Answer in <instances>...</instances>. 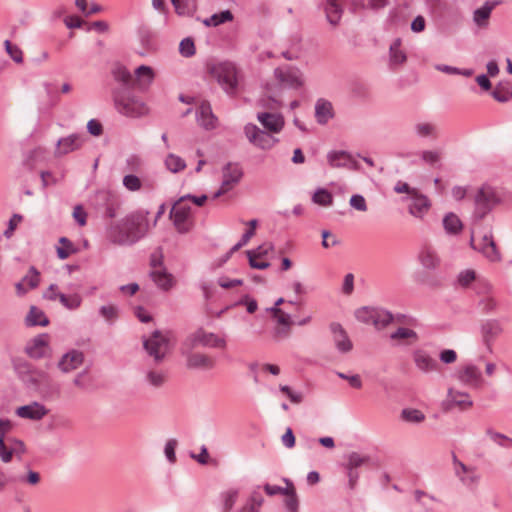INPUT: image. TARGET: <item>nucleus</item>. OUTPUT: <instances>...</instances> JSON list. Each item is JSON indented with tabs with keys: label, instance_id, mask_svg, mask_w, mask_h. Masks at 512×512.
<instances>
[{
	"label": "nucleus",
	"instance_id": "4be33fe9",
	"mask_svg": "<svg viewBox=\"0 0 512 512\" xmlns=\"http://www.w3.org/2000/svg\"><path fill=\"white\" fill-rule=\"evenodd\" d=\"M107 238L110 242L118 245L133 244L129 232L125 229V221L110 225L107 230Z\"/></svg>",
	"mask_w": 512,
	"mask_h": 512
},
{
	"label": "nucleus",
	"instance_id": "ddd939ff",
	"mask_svg": "<svg viewBox=\"0 0 512 512\" xmlns=\"http://www.w3.org/2000/svg\"><path fill=\"white\" fill-rule=\"evenodd\" d=\"M472 405L473 401L467 392L453 387L448 389L446 400L443 402V408L446 411H450L453 408L465 411L470 409Z\"/></svg>",
	"mask_w": 512,
	"mask_h": 512
},
{
	"label": "nucleus",
	"instance_id": "2f4dec72",
	"mask_svg": "<svg viewBox=\"0 0 512 512\" xmlns=\"http://www.w3.org/2000/svg\"><path fill=\"white\" fill-rule=\"evenodd\" d=\"M83 138L80 135H70L58 141L56 153L64 155L81 147Z\"/></svg>",
	"mask_w": 512,
	"mask_h": 512
},
{
	"label": "nucleus",
	"instance_id": "0eeeda50",
	"mask_svg": "<svg viewBox=\"0 0 512 512\" xmlns=\"http://www.w3.org/2000/svg\"><path fill=\"white\" fill-rule=\"evenodd\" d=\"M144 348L156 362H161L171 349L170 336L156 331L144 340Z\"/></svg>",
	"mask_w": 512,
	"mask_h": 512
},
{
	"label": "nucleus",
	"instance_id": "13d9d810",
	"mask_svg": "<svg viewBox=\"0 0 512 512\" xmlns=\"http://www.w3.org/2000/svg\"><path fill=\"white\" fill-rule=\"evenodd\" d=\"M476 279V273L474 270L467 269L459 273L458 283L462 287H468Z\"/></svg>",
	"mask_w": 512,
	"mask_h": 512
},
{
	"label": "nucleus",
	"instance_id": "f03ea898",
	"mask_svg": "<svg viewBox=\"0 0 512 512\" xmlns=\"http://www.w3.org/2000/svg\"><path fill=\"white\" fill-rule=\"evenodd\" d=\"M267 110L257 114V119L264 130L252 123H248L244 127L248 141L261 150H271L278 143L275 134L281 132L285 124L284 117L280 113L271 112V109Z\"/></svg>",
	"mask_w": 512,
	"mask_h": 512
},
{
	"label": "nucleus",
	"instance_id": "de8ad7c7",
	"mask_svg": "<svg viewBox=\"0 0 512 512\" xmlns=\"http://www.w3.org/2000/svg\"><path fill=\"white\" fill-rule=\"evenodd\" d=\"M222 505H223V512H230L232 507L234 506L237 498H238V491L234 489L227 490L222 493Z\"/></svg>",
	"mask_w": 512,
	"mask_h": 512
},
{
	"label": "nucleus",
	"instance_id": "6e6d98bb",
	"mask_svg": "<svg viewBox=\"0 0 512 512\" xmlns=\"http://www.w3.org/2000/svg\"><path fill=\"white\" fill-rule=\"evenodd\" d=\"M368 461L366 456H362L358 453H351L348 456L347 469L353 471L354 469L362 466Z\"/></svg>",
	"mask_w": 512,
	"mask_h": 512
},
{
	"label": "nucleus",
	"instance_id": "7ed1b4c3",
	"mask_svg": "<svg viewBox=\"0 0 512 512\" xmlns=\"http://www.w3.org/2000/svg\"><path fill=\"white\" fill-rule=\"evenodd\" d=\"M206 199L207 197L205 195L200 197L188 195L181 197L174 203L170 212V217L178 232L185 233L189 231L192 226L191 203H194L197 206H202Z\"/></svg>",
	"mask_w": 512,
	"mask_h": 512
},
{
	"label": "nucleus",
	"instance_id": "20e7f679",
	"mask_svg": "<svg viewBox=\"0 0 512 512\" xmlns=\"http://www.w3.org/2000/svg\"><path fill=\"white\" fill-rule=\"evenodd\" d=\"M208 74L215 79L226 93L234 95L238 88L239 72L231 62H210L207 64Z\"/></svg>",
	"mask_w": 512,
	"mask_h": 512
},
{
	"label": "nucleus",
	"instance_id": "2eb2a0df",
	"mask_svg": "<svg viewBox=\"0 0 512 512\" xmlns=\"http://www.w3.org/2000/svg\"><path fill=\"white\" fill-rule=\"evenodd\" d=\"M417 259L427 271H435L441 265V258L437 250L429 244H425L420 248Z\"/></svg>",
	"mask_w": 512,
	"mask_h": 512
},
{
	"label": "nucleus",
	"instance_id": "37998d69",
	"mask_svg": "<svg viewBox=\"0 0 512 512\" xmlns=\"http://www.w3.org/2000/svg\"><path fill=\"white\" fill-rule=\"evenodd\" d=\"M312 201L319 206L328 207L333 203V196L328 190L321 188L315 191Z\"/></svg>",
	"mask_w": 512,
	"mask_h": 512
},
{
	"label": "nucleus",
	"instance_id": "864d4df0",
	"mask_svg": "<svg viewBox=\"0 0 512 512\" xmlns=\"http://www.w3.org/2000/svg\"><path fill=\"white\" fill-rule=\"evenodd\" d=\"M390 58L391 62L396 65L403 64L406 61V55L400 50V42L396 41L390 47Z\"/></svg>",
	"mask_w": 512,
	"mask_h": 512
},
{
	"label": "nucleus",
	"instance_id": "a211bd4d",
	"mask_svg": "<svg viewBox=\"0 0 512 512\" xmlns=\"http://www.w3.org/2000/svg\"><path fill=\"white\" fill-rule=\"evenodd\" d=\"M332 340L336 349L341 353H349L353 349V343L347 332L338 323L330 325Z\"/></svg>",
	"mask_w": 512,
	"mask_h": 512
},
{
	"label": "nucleus",
	"instance_id": "5fc2aeb1",
	"mask_svg": "<svg viewBox=\"0 0 512 512\" xmlns=\"http://www.w3.org/2000/svg\"><path fill=\"white\" fill-rule=\"evenodd\" d=\"M4 46L8 55L16 62H23V53L22 50L17 46L12 44L9 40H5Z\"/></svg>",
	"mask_w": 512,
	"mask_h": 512
},
{
	"label": "nucleus",
	"instance_id": "412c9836",
	"mask_svg": "<svg viewBox=\"0 0 512 512\" xmlns=\"http://www.w3.org/2000/svg\"><path fill=\"white\" fill-rule=\"evenodd\" d=\"M84 361V355L80 351L72 350L62 356L58 363L59 369L64 373H70L78 369Z\"/></svg>",
	"mask_w": 512,
	"mask_h": 512
},
{
	"label": "nucleus",
	"instance_id": "f704fd0d",
	"mask_svg": "<svg viewBox=\"0 0 512 512\" xmlns=\"http://www.w3.org/2000/svg\"><path fill=\"white\" fill-rule=\"evenodd\" d=\"M144 381L147 385L159 389L166 383L167 375L163 370L150 369L145 373Z\"/></svg>",
	"mask_w": 512,
	"mask_h": 512
},
{
	"label": "nucleus",
	"instance_id": "c03bdc74",
	"mask_svg": "<svg viewBox=\"0 0 512 512\" xmlns=\"http://www.w3.org/2000/svg\"><path fill=\"white\" fill-rule=\"evenodd\" d=\"M113 75L115 79L119 82H122L123 84L133 87V77L132 75L124 66H116L113 70Z\"/></svg>",
	"mask_w": 512,
	"mask_h": 512
},
{
	"label": "nucleus",
	"instance_id": "a878e982",
	"mask_svg": "<svg viewBox=\"0 0 512 512\" xmlns=\"http://www.w3.org/2000/svg\"><path fill=\"white\" fill-rule=\"evenodd\" d=\"M416 367L422 372L429 373L438 370L437 361L423 350H417L413 354Z\"/></svg>",
	"mask_w": 512,
	"mask_h": 512
},
{
	"label": "nucleus",
	"instance_id": "6e6552de",
	"mask_svg": "<svg viewBox=\"0 0 512 512\" xmlns=\"http://www.w3.org/2000/svg\"><path fill=\"white\" fill-rule=\"evenodd\" d=\"M187 343L191 348L206 347L224 349L226 340L218 334L199 328L189 335Z\"/></svg>",
	"mask_w": 512,
	"mask_h": 512
},
{
	"label": "nucleus",
	"instance_id": "79ce46f5",
	"mask_svg": "<svg viewBox=\"0 0 512 512\" xmlns=\"http://www.w3.org/2000/svg\"><path fill=\"white\" fill-rule=\"evenodd\" d=\"M58 299L60 303L66 307L67 309L74 310L81 306L82 298L79 294L74 293L71 295H66L63 293L58 294Z\"/></svg>",
	"mask_w": 512,
	"mask_h": 512
},
{
	"label": "nucleus",
	"instance_id": "8fccbe9b",
	"mask_svg": "<svg viewBox=\"0 0 512 512\" xmlns=\"http://www.w3.org/2000/svg\"><path fill=\"white\" fill-rule=\"evenodd\" d=\"M444 227L449 233H457L461 230L462 224L455 214H448L443 220Z\"/></svg>",
	"mask_w": 512,
	"mask_h": 512
},
{
	"label": "nucleus",
	"instance_id": "72a5a7b5",
	"mask_svg": "<svg viewBox=\"0 0 512 512\" xmlns=\"http://www.w3.org/2000/svg\"><path fill=\"white\" fill-rule=\"evenodd\" d=\"M329 165L332 168L350 167L354 165L351 156L344 151H334L327 155Z\"/></svg>",
	"mask_w": 512,
	"mask_h": 512
},
{
	"label": "nucleus",
	"instance_id": "393cba45",
	"mask_svg": "<svg viewBox=\"0 0 512 512\" xmlns=\"http://www.w3.org/2000/svg\"><path fill=\"white\" fill-rule=\"evenodd\" d=\"M198 124L206 130L214 129L217 124V118L213 115L211 106L208 102H202L196 112Z\"/></svg>",
	"mask_w": 512,
	"mask_h": 512
},
{
	"label": "nucleus",
	"instance_id": "c85d7f7f",
	"mask_svg": "<svg viewBox=\"0 0 512 512\" xmlns=\"http://www.w3.org/2000/svg\"><path fill=\"white\" fill-rule=\"evenodd\" d=\"M315 117L319 124H326L334 117L332 103L326 99H318L315 104Z\"/></svg>",
	"mask_w": 512,
	"mask_h": 512
},
{
	"label": "nucleus",
	"instance_id": "58836bf2",
	"mask_svg": "<svg viewBox=\"0 0 512 512\" xmlns=\"http://www.w3.org/2000/svg\"><path fill=\"white\" fill-rule=\"evenodd\" d=\"M26 321L28 325L34 326V325H40V326H46L48 324V319L43 313L42 310L38 309L35 306H32L30 308V311L26 317Z\"/></svg>",
	"mask_w": 512,
	"mask_h": 512
},
{
	"label": "nucleus",
	"instance_id": "6ab92c4d",
	"mask_svg": "<svg viewBox=\"0 0 512 512\" xmlns=\"http://www.w3.org/2000/svg\"><path fill=\"white\" fill-rule=\"evenodd\" d=\"M15 413L20 418L37 421L48 414V409L38 402H32L28 405L18 407Z\"/></svg>",
	"mask_w": 512,
	"mask_h": 512
},
{
	"label": "nucleus",
	"instance_id": "69168bd1",
	"mask_svg": "<svg viewBox=\"0 0 512 512\" xmlns=\"http://www.w3.org/2000/svg\"><path fill=\"white\" fill-rule=\"evenodd\" d=\"M492 95L495 100H497L499 102H506L511 98L512 94L508 88H505L502 86H497L494 89Z\"/></svg>",
	"mask_w": 512,
	"mask_h": 512
},
{
	"label": "nucleus",
	"instance_id": "c9c22d12",
	"mask_svg": "<svg viewBox=\"0 0 512 512\" xmlns=\"http://www.w3.org/2000/svg\"><path fill=\"white\" fill-rule=\"evenodd\" d=\"M500 3V1L486 2L481 8L474 12V21L479 26H485L490 17L492 10Z\"/></svg>",
	"mask_w": 512,
	"mask_h": 512
},
{
	"label": "nucleus",
	"instance_id": "a18cd8bd",
	"mask_svg": "<svg viewBox=\"0 0 512 512\" xmlns=\"http://www.w3.org/2000/svg\"><path fill=\"white\" fill-rule=\"evenodd\" d=\"M247 225L249 226L248 230L243 234L241 241L231 249L230 253H233L240 249L242 246L246 245L250 241V239L255 235V231L258 225L257 220H250L247 223Z\"/></svg>",
	"mask_w": 512,
	"mask_h": 512
},
{
	"label": "nucleus",
	"instance_id": "e2e57ef3",
	"mask_svg": "<svg viewBox=\"0 0 512 512\" xmlns=\"http://www.w3.org/2000/svg\"><path fill=\"white\" fill-rule=\"evenodd\" d=\"M349 203L351 207L361 212H366L368 209L366 200L362 195H353Z\"/></svg>",
	"mask_w": 512,
	"mask_h": 512
},
{
	"label": "nucleus",
	"instance_id": "603ef678",
	"mask_svg": "<svg viewBox=\"0 0 512 512\" xmlns=\"http://www.w3.org/2000/svg\"><path fill=\"white\" fill-rule=\"evenodd\" d=\"M401 417L403 420L411 423H420L424 421V414L417 409H404L401 412Z\"/></svg>",
	"mask_w": 512,
	"mask_h": 512
},
{
	"label": "nucleus",
	"instance_id": "3c124183",
	"mask_svg": "<svg viewBox=\"0 0 512 512\" xmlns=\"http://www.w3.org/2000/svg\"><path fill=\"white\" fill-rule=\"evenodd\" d=\"M416 133L420 137H436V127L429 122H420L415 126Z\"/></svg>",
	"mask_w": 512,
	"mask_h": 512
},
{
	"label": "nucleus",
	"instance_id": "423d86ee",
	"mask_svg": "<svg viewBox=\"0 0 512 512\" xmlns=\"http://www.w3.org/2000/svg\"><path fill=\"white\" fill-rule=\"evenodd\" d=\"M355 317L364 324H371L381 330L393 320V316L386 310L375 307H361L355 311Z\"/></svg>",
	"mask_w": 512,
	"mask_h": 512
},
{
	"label": "nucleus",
	"instance_id": "052dcab7",
	"mask_svg": "<svg viewBox=\"0 0 512 512\" xmlns=\"http://www.w3.org/2000/svg\"><path fill=\"white\" fill-rule=\"evenodd\" d=\"M179 51L184 57H190L195 54V45L190 38H186L180 42Z\"/></svg>",
	"mask_w": 512,
	"mask_h": 512
},
{
	"label": "nucleus",
	"instance_id": "c756f323",
	"mask_svg": "<svg viewBox=\"0 0 512 512\" xmlns=\"http://www.w3.org/2000/svg\"><path fill=\"white\" fill-rule=\"evenodd\" d=\"M150 277L156 286L164 291L170 290L175 285V279L166 269L151 270Z\"/></svg>",
	"mask_w": 512,
	"mask_h": 512
},
{
	"label": "nucleus",
	"instance_id": "39448f33",
	"mask_svg": "<svg viewBox=\"0 0 512 512\" xmlns=\"http://www.w3.org/2000/svg\"><path fill=\"white\" fill-rule=\"evenodd\" d=\"M501 202V195L497 190L490 186H482L477 190L474 196V213L481 219Z\"/></svg>",
	"mask_w": 512,
	"mask_h": 512
},
{
	"label": "nucleus",
	"instance_id": "f257e3e1",
	"mask_svg": "<svg viewBox=\"0 0 512 512\" xmlns=\"http://www.w3.org/2000/svg\"><path fill=\"white\" fill-rule=\"evenodd\" d=\"M274 78L276 83L266 85L265 95L261 99V106L265 109H279L282 106L285 88L299 90L302 89L306 83L304 73L295 66L276 68Z\"/></svg>",
	"mask_w": 512,
	"mask_h": 512
},
{
	"label": "nucleus",
	"instance_id": "e433bc0d",
	"mask_svg": "<svg viewBox=\"0 0 512 512\" xmlns=\"http://www.w3.org/2000/svg\"><path fill=\"white\" fill-rule=\"evenodd\" d=\"M286 483V490L284 496L285 506L289 512H298V498L293 483L287 479L284 480Z\"/></svg>",
	"mask_w": 512,
	"mask_h": 512
},
{
	"label": "nucleus",
	"instance_id": "5701e85b",
	"mask_svg": "<svg viewBox=\"0 0 512 512\" xmlns=\"http://www.w3.org/2000/svg\"><path fill=\"white\" fill-rule=\"evenodd\" d=\"M39 282V272L34 267H31L27 275L24 276L21 281L15 284L17 295H25L29 290L35 289L39 285Z\"/></svg>",
	"mask_w": 512,
	"mask_h": 512
},
{
	"label": "nucleus",
	"instance_id": "9b49d317",
	"mask_svg": "<svg viewBox=\"0 0 512 512\" xmlns=\"http://www.w3.org/2000/svg\"><path fill=\"white\" fill-rule=\"evenodd\" d=\"M471 245L491 262H499L501 260V253L491 234H486L480 239H476L475 236L472 235Z\"/></svg>",
	"mask_w": 512,
	"mask_h": 512
},
{
	"label": "nucleus",
	"instance_id": "a19ab883",
	"mask_svg": "<svg viewBox=\"0 0 512 512\" xmlns=\"http://www.w3.org/2000/svg\"><path fill=\"white\" fill-rule=\"evenodd\" d=\"M59 244L60 246L57 247V254L62 260L67 259L78 251L75 245L65 237L60 238Z\"/></svg>",
	"mask_w": 512,
	"mask_h": 512
},
{
	"label": "nucleus",
	"instance_id": "49530a36",
	"mask_svg": "<svg viewBox=\"0 0 512 512\" xmlns=\"http://www.w3.org/2000/svg\"><path fill=\"white\" fill-rule=\"evenodd\" d=\"M263 504V497L259 493H253L240 512H259Z\"/></svg>",
	"mask_w": 512,
	"mask_h": 512
},
{
	"label": "nucleus",
	"instance_id": "4d7b16f0",
	"mask_svg": "<svg viewBox=\"0 0 512 512\" xmlns=\"http://www.w3.org/2000/svg\"><path fill=\"white\" fill-rule=\"evenodd\" d=\"M249 264L254 269H266L270 266V263L266 259H261L257 256H255V253L253 252H246Z\"/></svg>",
	"mask_w": 512,
	"mask_h": 512
},
{
	"label": "nucleus",
	"instance_id": "b1692460",
	"mask_svg": "<svg viewBox=\"0 0 512 512\" xmlns=\"http://www.w3.org/2000/svg\"><path fill=\"white\" fill-rule=\"evenodd\" d=\"M154 77L155 73L151 67L145 65L139 66L134 72L133 87L145 90L153 82Z\"/></svg>",
	"mask_w": 512,
	"mask_h": 512
},
{
	"label": "nucleus",
	"instance_id": "4468645a",
	"mask_svg": "<svg viewBox=\"0 0 512 512\" xmlns=\"http://www.w3.org/2000/svg\"><path fill=\"white\" fill-rule=\"evenodd\" d=\"M242 170L237 164H227L222 171V183L219 190L214 194L215 198L232 190L240 181Z\"/></svg>",
	"mask_w": 512,
	"mask_h": 512
},
{
	"label": "nucleus",
	"instance_id": "aec40b11",
	"mask_svg": "<svg viewBox=\"0 0 512 512\" xmlns=\"http://www.w3.org/2000/svg\"><path fill=\"white\" fill-rule=\"evenodd\" d=\"M394 346H410L418 341L417 333L406 327H399L389 335Z\"/></svg>",
	"mask_w": 512,
	"mask_h": 512
},
{
	"label": "nucleus",
	"instance_id": "f3484780",
	"mask_svg": "<svg viewBox=\"0 0 512 512\" xmlns=\"http://www.w3.org/2000/svg\"><path fill=\"white\" fill-rule=\"evenodd\" d=\"M457 378L463 384L473 388H479L483 384L480 370L471 364L461 367L457 372Z\"/></svg>",
	"mask_w": 512,
	"mask_h": 512
},
{
	"label": "nucleus",
	"instance_id": "bf43d9fd",
	"mask_svg": "<svg viewBox=\"0 0 512 512\" xmlns=\"http://www.w3.org/2000/svg\"><path fill=\"white\" fill-rule=\"evenodd\" d=\"M271 312L273 314V317L276 319L278 325H292L290 315L285 313L279 307H273L271 309Z\"/></svg>",
	"mask_w": 512,
	"mask_h": 512
},
{
	"label": "nucleus",
	"instance_id": "473e14b6",
	"mask_svg": "<svg viewBox=\"0 0 512 512\" xmlns=\"http://www.w3.org/2000/svg\"><path fill=\"white\" fill-rule=\"evenodd\" d=\"M48 346V336L43 334L35 337L27 346V353L33 358L42 357Z\"/></svg>",
	"mask_w": 512,
	"mask_h": 512
},
{
	"label": "nucleus",
	"instance_id": "09e8293b",
	"mask_svg": "<svg viewBox=\"0 0 512 512\" xmlns=\"http://www.w3.org/2000/svg\"><path fill=\"white\" fill-rule=\"evenodd\" d=\"M122 182H123V186L128 191H131V192L139 191L142 188V180L138 176H136L132 173L126 174L123 177Z\"/></svg>",
	"mask_w": 512,
	"mask_h": 512
},
{
	"label": "nucleus",
	"instance_id": "dca6fc26",
	"mask_svg": "<svg viewBox=\"0 0 512 512\" xmlns=\"http://www.w3.org/2000/svg\"><path fill=\"white\" fill-rule=\"evenodd\" d=\"M454 472L460 481L468 486H475L479 481V474L475 467H470L459 461L455 456L453 458Z\"/></svg>",
	"mask_w": 512,
	"mask_h": 512
},
{
	"label": "nucleus",
	"instance_id": "338daca9",
	"mask_svg": "<svg viewBox=\"0 0 512 512\" xmlns=\"http://www.w3.org/2000/svg\"><path fill=\"white\" fill-rule=\"evenodd\" d=\"M488 435L493 442H495L501 446H505V447L512 446V439H510L502 434H499V433L493 432V431H488Z\"/></svg>",
	"mask_w": 512,
	"mask_h": 512
},
{
	"label": "nucleus",
	"instance_id": "1a4fd4ad",
	"mask_svg": "<svg viewBox=\"0 0 512 512\" xmlns=\"http://www.w3.org/2000/svg\"><path fill=\"white\" fill-rule=\"evenodd\" d=\"M115 106L119 113L128 117H140L148 113L145 103L134 96H116Z\"/></svg>",
	"mask_w": 512,
	"mask_h": 512
},
{
	"label": "nucleus",
	"instance_id": "ea45409f",
	"mask_svg": "<svg viewBox=\"0 0 512 512\" xmlns=\"http://www.w3.org/2000/svg\"><path fill=\"white\" fill-rule=\"evenodd\" d=\"M232 20H233L232 13L229 10H226V11H222L220 13H216V14L212 15L211 17L203 20V24L208 27H210V26L216 27V26H219L220 24L230 22Z\"/></svg>",
	"mask_w": 512,
	"mask_h": 512
},
{
	"label": "nucleus",
	"instance_id": "bb28decb",
	"mask_svg": "<svg viewBox=\"0 0 512 512\" xmlns=\"http://www.w3.org/2000/svg\"><path fill=\"white\" fill-rule=\"evenodd\" d=\"M411 204L409 205V213L417 218H422L429 210V200L418 191L411 197Z\"/></svg>",
	"mask_w": 512,
	"mask_h": 512
},
{
	"label": "nucleus",
	"instance_id": "cd10ccee",
	"mask_svg": "<svg viewBox=\"0 0 512 512\" xmlns=\"http://www.w3.org/2000/svg\"><path fill=\"white\" fill-rule=\"evenodd\" d=\"M215 366V360L204 353H192L187 357V367L190 369L210 370Z\"/></svg>",
	"mask_w": 512,
	"mask_h": 512
},
{
	"label": "nucleus",
	"instance_id": "774afa93",
	"mask_svg": "<svg viewBox=\"0 0 512 512\" xmlns=\"http://www.w3.org/2000/svg\"><path fill=\"white\" fill-rule=\"evenodd\" d=\"M218 285L224 289H231L243 284V281L240 279H230L226 276H222L218 279Z\"/></svg>",
	"mask_w": 512,
	"mask_h": 512
},
{
	"label": "nucleus",
	"instance_id": "0e129e2a",
	"mask_svg": "<svg viewBox=\"0 0 512 512\" xmlns=\"http://www.w3.org/2000/svg\"><path fill=\"white\" fill-rule=\"evenodd\" d=\"M142 160L136 155H132L126 160V171L127 172H138L141 170Z\"/></svg>",
	"mask_w": 512,
	"mask_h": 512
},
{
	"label": "nucleus",
	"instance_id": "4c0bfd02",
	"mask_svg": "<svg viewBox=\"0 0 512 512\" xmlns=\"http://www.w3.org/2000/svg\"><path fill=\"white\" fill-rule=\"evenodd\" d=\"M164 165L166 169L172 173L182 172L187 167L186 161L182 157L174 153H169L166 156L164 160Z\"/></svg>",
	"mask_w": 512,
	"mask_h": 512
},
{
	"label": "nucleus",
	"instance_id": "7c9ffc66",
	"mask_svg": "<svg viewBox=\"0 0 512 512\" xmlns=\"http://www.w3.org/2000/svg\"><path fill=\"white\" fill-rule=\"evenodd\" d=\"M324 10L327 21L332 26H337L343 14L341 0H326Z\"/></svg>",
	"mask_w": 512,
	"mask_h": 512
},
{
	"label": "nucleus",
	"instance_id": "f8f14e48",
	"mask_svg": "<svg viewBox=\"0 0 512 512\" xmlns=\"http://www.w3.org/2000/svg\"><path fill=\"white\" fill-rule=\"evenodd\" d=\"M26 453V446L23 441L16 438H7L0 442V459L3 463H10L13 457L21 460Z\"/></svg>",
	"mask_w": 512,
	"mask_h": 512
},
{
	"label": "nucleus",
	"instance_id": "9d476101",
	"mask_svg": "<svg viewBox=\"0 0 512 512\" xmlns=\"http://www.w3.org/2000/svg\"><path fill=\"white\" fill-rule=\"evenodd\" d=\"M125 229L129 232L133 243L140 240L149 230V223L146 212H136L128 216L125 220Z\"/></svg>",
	"mask_w": 512,
	"mask_h": 512
},
{
	"label": "nucleus",
	"instance_id": "680f3d73",
	"mask_svg": "<svg viewBox=\"0 0 512 512\" xmlns=\"http://www.w3.org/2000/svg\"><path fill=\"white\" fill-rule=\"evenodd\" d=\"M150 266L151 270H161L165 269L163 267V252L161 249H157L152 253L150 258Z\"/></svg>",
	"mask_w": 512,
	"mask_h": 512
}]
</instances>
